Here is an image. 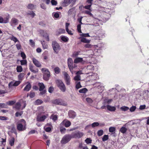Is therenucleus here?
Here are the masks:
<instances>
[{"label":"nucleus","mask_w":149,"mask_h":149,"mask_svg":"<svg viewBox=\"0 0 149 149\" xmlns=\"http://www.w3.org/2000/svg\"><path fill=\"white\" fill-rule=\"evenodd\" d=\"M104 44L102 43L95 45L93 47L95 48L94 51V55L96 56H100L101 53V50L104 46Z\"/></svg>","instance_id":"obj_1"},{"label":"nucleus","mask_w":149,"mask_h":149,"mask_svg":"<svg viewBox=\"0 0 149 149\" xmlns=\"http://www.w3.org/2000/svg\"><path fill=\"white\" fill-rule=\"evenodd\" d=\"M56 83L59 89L63 92H64L66 90L65 86L62 81L60 79L57 80Z\"/></svg>","instance_id":"obj_2"},{"label":"nucleus","mask_w":149,"mask_h":149,"mask_svg":"<svg viewBox=\"0 0 149 149\" xmlns=\"http://www.w3.org/2000/svg\"><path fill=\"white\" fill-rule=\"evenodd\" d=\"M71 134H67L62 138L60 142L62 144H65L68 142L72 138Z\"/></svg>","instance_id":"obj_3"},{"label":"nucleus","mask_w":149,"mask_h":149,"mask_svg":"<svg viewBox=\"0 0 149 149\" xmlns=\"http://www.w3.org/2000/svg\"><path fill=\"white\" fill-rule=\"evenodd\" d=\"M41 70L43 74L44 79L46 81H47L50 77V72L46 68H42Z\"/></svg>","instance_id":"obj_4"},{"label":"nucleus","mask_w":149,"mask_h":149,"mask_svg":"<svg viewBox=\"0 0 149 149\" xmlns=\"http://www.w3.org/2000/svg\"><path fill=\"white\" fill-rule=\"evenodd\" d=\"M87 74H88V77L91 81L95 80L99 78V76L96 73L91 72L87 73Z\"/></svg>","instance_id":"obj_5"},{"label":"nucleus","mask_w":149,"mask_h":149,"mask_svg":"<svg viewBox=\"0 0 149 149\" xmlns=\"http://www.w3.org/2000/svg\"><path fill=\"white\" fill-rule=\"evenodd\" d=\"M52 46L54 51L55 53H57L60 49L59 44L56 41H53L52 42Z\"/></svg>","instance_id":"obj_6"},{"label":"nucleus","mask_w":149,"mask_h":149,"mask_svg":"<svg viewBox=\"0 0 149 149\" xmlns=\"http://www.w3.org/2000/svg\"><path fill=\"white\" fill-rule=\"evenodd\" d=\"M72 138H79L83 135V133L79 131L73 132L71 134Z\"/></svg>","instance_id":"obj_7"},{"label":"nucleus","mask_w":149,"mask_h":149,"mask_svg":"<svg viewBox=\"0 0 149 149\" xmlns=\"http://www.w3.org/2000/svg\"><path fill=\"white\" fill-rule=\"evenodd\" d=\"M63 74L64 76V79L66 84L67 86L70 85V84L71 81L70 77L67 73L65 72H63Z\"/></svg>","instance_id":"obj_8"},{"label":"nucleus","mask_w":149,"mask_h":149,"mask_svg":"<svg viewBox=\"0 0 149 149\" xmlns=\"http://www.w3.org/2000/svg\"><path fill=\"white\" fill-rule=\"evenodd\" d=\"M22 104H24V106L22 108V109L24 108L26 105V101L22 100H21L19 102H18L16 104L15 108L17 109H19L21 106H22Z\"/></svg>","instance_id":"obj_9"},{"label":"nucleus","mask_w":149,"mask_h":149,"mask_svg":"<svg viewBox=\"0 0 149 149\" xmlns=\"http://www.w3.org/2000/svg\"><path fill=\"white\" fill-rule=\"evenodd\" d=\"M22 120L24 121V124L23 125L21 123H19L17 125V130L20 131H23L26 129V122L24 120Z\"/></svg>","instance_id":"obj_10"},{"label":"nucleus","mask_w":149,"mask_h":149,"mask_svg":"<svg viewBox=\"0 0 149 149\" xmlns=\"http://www.w3.org/2000/svg\"><path fill=\"white\" fill-rule=\"evenodd\" d=\"M53 103L55 104L63 106H66L67 105L66 103L63 102L62 100L60 99H58L54 100L53 101Z\"/></svg>","instance_id":"obj_11"},{"label":"nucleus","mask_w":149,"mask_h":149,"mask_svg":"<svg viewBox=\"0 0 149 149\" xmlns=\"http://www.w3.org/2000/svg\"><path fill=\"white\" fill-rule=\"evenodd\" d=\"M73 60L71 58H69L68 60V65L70 72L72 73L73 69Z\"/></svg>","instance_id":"obj_12"},{"label":"nucleus","mask_w":149,"mask_h":149,"mask_svg":"<svg viewBox=\"0 0 149 149\" xmlns=\"http://www.w3.org/2000/svg\"><path fill=\"white\" fill-rule=\"evenodd\" d=\"M19 23V20L15 17H13L11 19L10 22V24L11 26L14 27L15 25H17Z\"/></svg>","instance_id":"obj_13"},{"label":"nucleus","mask_w":149,"mask_h":149,"mask_svg":"<svg viewBox=\"0 0 149 149\" xmlns=\"http://www.w3.org/2000/svg\"><path fill=\"white\" fill-rule=\"evenodd\" d=\"M82 17H81L80 18H79L77 19V21L80 24H78L77 26V30L78 32L79 33H82L81 29V24H83L81 22L82 19Z\"/></svg>","instance_id":"obj_14"},{"label":"nucleus","mask_w":149,"mask_h":149,"mask_svg":"<svg viewBox=\"0 0 149 149\" xmlns=\"http://www.w3.org/2000/svg\"><path fill=\"white\" fill-rule=\"evenodd\" d=\"M98 35L101 39L105 36V33L104 31L102 29L99 30L98 32Z\"/></svg>","instance_id":"obj_15"},{"label":"nucleus","mask_w":149,"mask_h":149,"mask_svg":"<svg viewBox=\"0 0 149 149\" xmlns=\"http://www.w3.org/2000/svg\"><path fill=\"white\" fill-rule=\"evenodd\" d=\"M48 116V114H47L41 116H38L37 117V120L38 121H43L47 118Z\"/></svg>","instance_id":"obj_16"},{"label":"nucleus","mask_w":149,"mask_h":149,"mask_svg":"<svg viewBox=\"0 0 149 149\" xmlns=\"http://www.w3.org/2000/svg\"><path fill=\"white\" fill-rule=\"evenodd\" d=\"M40 33L42 36L45 38V39L47 41L49 40V36L46 31L43 30H40Z\"/></svg>","instance_id":"obj_17"},{"label":"nucleus","mask_w":149,"mask_h":149,"mask_svg":"<svg viewBox=\"0 0 149 149\" xmlns=\"http://www.w3.org/2000/svg\"><path fill=\"white\" fill-rule=\"evenodd\" d=\"M32 61L34 64L38 67H40L41 66V64L38 60L35 58H32Z\"/></svg>","instance_id":"obj_18"},{"label":"nucleus","mask_w":149,"mask_h":149,"mask_svg":"<svg viewBox=\"0 0 149 149\" xmlns=\"http://www.w3.org/2000/svg\"><path fill=\"white\" fill-rule=\"evenodd\" d=\"M61 125H64L66 127H68L71 125V123L68 120H64L61 123Z\"/></svg>","instance_id":"obj_19"},{"label":"nucleus","mask_w":149,"mask_h":149,"mask_svg":"<svg viewBox=\"0 0 149 149\" xmlns=\"http://www.w3.org/2000/svg\"><path fill=\"white\" fill-rule=\"evenodd\" d=\"M68 114L69 118H74L76 116L75 113L72 110L69 111Z\"/></svg>","instance_id":"obj_20"},{"label":"nucleus","mask_w":149,"mask_h":149,"mask_svg":"<svg viewBox=\"0 0 149 149\" xmlns=\"http://www.w3.org/2000/svg\"><path fill=\"white\" fill-rule=\"evenodd\" d=\"M31 88V84L29 83H28V84L26 85L24 89V91H28L30 90Z\"/></svg>","instance_id":"obj_21"},{"label":"nucleus","mask_w":149,"mask_h":149,"mask_svg":"<svg viewBox=\"0 0 149 149\" xmlns=\"http://www.w3.org/2000/svg\"><path fill=\"white\" fill-rule=\"evenodd\" d=\"M106 107L107 109L110 111H114L116 109L115 107L113 106L107 105Z\"/></svg>","instance_id":"obj_22"},{"label":"nucleus","mask_w":149,"mask_h":149,"mask_svg":"<svg viewBox=\"0 0 149 149\" xmlns=\"http://www.w3.org/2000/svg\"><path fill=\"white\" fill-rule=\"evenodd\" d=\"M38 85L39 87V90L40 91L43 90L45 87L44 84L42 83H39Z\"/></svg>","instance_id":"obj_23"},{"label":"nucleus","mask_w":149,"mask_h":149,"mask_svg":"<svg viewBox=\"0 0 149 149\" xmlns=\"http://www.w3.org/2000/svg\"><path fill=\"white\" fill-rule=\"evenodd\" d=\"M36 7V5H34L32 4H29L27 6V7L29 9L32 10L35 9Z\"/></svg>","instance_id":"obj_24"},{"label":"nucleus","mask_w":149,"mask_h":149,"mask_svg":"<svg viewBox=\"0 0 149 149\" xmlns=\"http://www.w3.org/2000/svg\"><path fill=\"white\" fill-rule=\"evenodd\" d=\"M83 59L81 58H76L74 61V62L75 63H79L82 62L83 61Z\"/></svg>","instance_id":"obj_25"},{"label":"nucleus","mask_w":149,"mask_h":149,"mask_svg":"<svg viewBox=\"0 0 149 149\" xmlns=\"http://www.w3.org/2000/svg\"><path fill=\"white\" fill-rule=\"evenodd\" d=\"M15 139L13 137H11L9 139V143L11 146H13L14 145Z\"/></svg>","instance_id":"obj_26"},{"label":"nucleus","mask_w":149,"mask_h":149,"mask_svg":"<svg viewBox=\"0 0 149 149\" xmlns=\"http://www.w3.org/2000/svg\"><path fill=\"white\" fill-rule=\"evenodd\" d=\"M81 38V42L84 43H89L90 42V40L87 39L85 38H83L81 37H80L79 39Z\"/></svg>","instance_id":"obj_27"},{"label":"nucleus","mask_w":149,"mask_h":149,"mask_svg":"<svg viewBox=\"0 0 149 149\" xmlns=\"http://www.w3.org/2000/svg\"><path fill=\"white\" fill-rule=\"evenodd\" d=\"M41 43L44 49H46L48 48V46L47 44L44 41H41Z\"/></svg>","instance_id":"obj_28"},{"label":"nucleus","mask_w":149,"mask_h":149,"mask_svg":"<svg viewBox=\"0 0 149 149\" xmlns=\"http://www.w3.org/2000/svg\"><path fill=\"white\" fill-rule=\"evenodd\" d=\"M17 71L18 72H21L23 70V68L21 65H18L16 68Z\"/></svg>","instance_id":"obj_29"},{"label":"nucleus","mask_w":149,"mask_h":149,"mask_svg":"<svg viewBox=\"0 0 149 149\" xmlns=\"http://www.w3.org/2000/svg\"><path fill=\"white\" fill-rule=\"evenodd\" d=\"M87 70H90L91 71L93 70L94 69V66L92 64H91L87 66Z\"/></svg>","instance_id":"obj_30"},{"label":"nucleus","mask_w":149,"mask_h":149,"mask_svg":"<svg viewBox=\"0 0 149 149\" xmlns=\"http://www.w3.org/2000/svg\"><path fill=\"white\" fill-rule=\"evenodd\" d=\"M88 91V90L86 88H84L80 89L79 91V93H86Z\"/></svg>","instance_id":"obj_31"},{"label":"nucleus","mask_w":149,"mask_h":149,"mask_svg":"<svg viewBox=\"0 0 149 149\" xmlns=\"http://www.w3.org/2000/svg\"><path fill=\"white\" fill-rule=\"evenodd\" d=\"M27 14L31 16L32 18H33L36 15L35 13L32 11H28L27 13Z\"/></svg>","instance_id":"obj_32"},{"label":"nucleus","mask_w":149,"mask_h":149,"mask_svg":"<svg viewBox=\"0 0 149 149\" xmlns=\"http://www.w3.org/2000/svg\"><path fill=\"white\" fill-rule=\"evenodd\" d=\"M24 75L25 74L24 73H20L18 76L19 79L20 80H22Z\"/></svg>","instance_id":"obj_33"},{"label":"nucleus","mask_w":149,"mask_h":149,"mask_svg":"<svg viewBox=\"0 0 149 149\" xmlns=\"http://www.w3.org/2000/svg\"><path fill=\"white\" fill-rule=\"evenodd\" d=\"M61 40L65 42H67L68 40V38L64 36H61Z\"/></svg>","instance_id":"obj_34"},{"label":"nucleus","mask_w":149,"mask_h":149,"mask_svg":"<svg viewBox=\"0 0 149 149\" xmlns=\"http://www.w3.org/2000/svg\"><path fill=\"white\" fill-rule=\"evenodd\" d=\"M54 70L55 73L58 74L60 72V69L58 67H57L55 68Z\"/></svg>","instance_id":"obj_35"},{"label":"nucleus","mask_w":149,"mask_h":149,"mask_svg":"<svg viewBox=\"0 0 149 149\" xmlns=\"http://www.w3.org/2000/svg\"><path fill=\"white\" fill-rule=\"evenodd\" d=\"M10 39L14 41L15 42H19V41L17 38L13 36H12L10 37Z\"/></svg>","instance_id":"obj_36"},{"label":"nucleus","mask_w":149,"mask_h":149,"mask_svg":"<svg viewBox=\"0 0 149 149\" xmlns=\"http://www.w3.org/2000/svg\"><path fill=\"white\" fill-rule=\"evenodd\" d=\"M29 69L32 72L34 73H36L38 71L37 69V70H34L33 66L32 65L29 66Z\"/></svg>","instance_id":"obj_37"},{"label":"nucleus","mask_w":149,"mask_h":149,"mask_svg":"<svg viewBox=\"0 0 149 149\" xmlns=\"http://www.w3.org/2000/svg\"><path fill=\"white\" fill-rule=\"evenodd\" d=\"M76 88L77 89H79L81 87V86L80 84V82L76 81Z\"/></svg>","instance_id":"obj_38"},{"label":"nucleus","mask_w":149,"mask_h":149,"mask_svg":"<svg viewBox=\"0 0 149 149\" xmlns=\"http://www.w3.org/2000/svg\"><path fill=\"white\" fill-rule=\"evenodd\" d=\"M127 130V129L125 127H123L121 128L120 131L121 133L124 134L126 132Z\"/></svg>","instance_id":"obj_39"},{"label":"nucleus","mask_w":149,"mask_h":149,"mask_svg":"<svg viewBox=\"0 0 149 149\" xmlns=\"http://www.w3.org/2000/svg\"><path fill=\"white\" fill-rule=\"evenodd\" d=\"M43 101L42 100L40 99H38L36 101L35 104L37 105H40L42 103Z\"/></svg>","instance_id":"obj_40"},{"label":"nucleus","mask_w":149,"mask_h":149,"mask_svg":"<svg viewBox=\"0 0 149 149\" xmlns=\"http://www.w3.org/2000/svg\"><path fill=\"white\" fill-rule=\"evenodd\" d=\"M21 64L22 65H25L27 64V61L26 60H23L20 61Z\"/></svg>","instance_id":"obj_41"},{"label":"nucleus","mask_w":149,"mask_h":149,"mask_svg":"<svg viewBox=\"0 0 149 149\" xmlns=\"http://www.w3.org/2000/svg\"><path fill=\"white\" fill-rule=\"evenodd\" d=\"M74 79L75 81H79L81 79V77L79 75L77 74L74 77Z\"/></svg>","instance_id":"obj_42"},{"label":"nucleus","mask_w":149,"mask_h":149,"mask_svg":"<svg viewBox=\"0 0 149 149\" xmlns=\"http://www.w3.org/2000/svg\"><path fill=\"white\" fill-rule=\"evenodd\" d=\"M8 50L7 49L4 50V52H3V53L2 54V56L4 57H6V56H8V55L7 54V52H8Z\"/></svg>","instance_id":"obj_43"},{"label":"nucleus","mask_w":149,"mask_h":149,"mask_svg":"<svg viewBox=\"0 0 149 149\" xmlns=\"http://www.w3.org/2000/svg\"><path fill=\"white\" fill-rule=\"evenodd\" d=\"M96 85H97L96 86L97 87L98 89L100 88L103 89L104 88L103 86L101 85V84L99 82L96 83Z\"/></svg>","instance_id":"obj_44"},{"label":"nucleus","mask_w":149,"mask_h":149,"mask_svg":"<svg viewBox=\"0 0 149 149\" xmlns=\"http://www.w3.org/2000/svg\"><path fill=\"white\" fill-rule=\"evenodd\" d=\"M108 139V135H105L103 136L102 138V140L103 141H105L107 140Z\"/></svg>","instance_id":"obj_45"},{"label":"nucleus","mask_w":149,"mask_h":149,"mask_svg":"<svg viewBox=\"0 0 149 149\" xmlns=\"http://www.w3.org/2000/svg\"><path fill=\"white\" fill-rule=\"evenodd\" d=\"M29 45L32 47H34L35 45V43L33 40H29Z\"/></svg>","instance_id":"obj_46"},{"label":"nucleus","mask_w":149,"mask_h":149,"mask_svg":"<svg viewBox=\"0 0 149 149\" xmlns=\"http://www.w3.org/2000/svg\"><path fill=\"white\" fill-rule=\"evenodd\" d=\"M120 109L123 111H126L129 109V108L127 107L123 106L120 108Z\"/></svg>","instance_id":"obj_47"},{"label":"nucleus","mask_w":149,"mask_h":149,"mask_svg":"<svg viewBox=\"0 0 149 149\" xmlns=\"http://www.w3.org/2000/svg\"><path fill=\"white\" fill-rule=\"evenodd\" d=\"M104 133L103 131L102 130H100L97 132V135L99 136H101Z\"/></svg>","instance_id":"obj_48"},{"label":"nucleus","mask_w":149,"mask_h":149,"mask_svg":"<svg viewBox=\"0 0 149 149\" xmlns=\"http://www.w3.org/2000/svg\"><path fill=\"white\" fill-rule=\"evenodd\" d=\"M99 125V124L98 122H94L91 125L92 127L93 128L95 127L98 126Z\"/></svg>","instance_id":"obj_49"},{"label":"nucleus","mask_w":149,"mask_h":149,"mask_svg":"<svg viewBox=\"0 0 149 149\" xmlns=\"http://www.w3.org/2000/svg\"><path fill=\"white\" fill-rule=\"evenodd\" d=\"M86 101L89 104H91L93 102V100L92 99L90 98L87 97L86 98Z\"/></svg>","instance_id":"obj_50"},{"label":"nucleus","mask_w":149,"mask_h":149,"mask_svg":"<svg viewBox=\"0 0 149 149\" xmlns=\"http://www.w3.org/2000/svg\"><path fill=\"white\" fill-rule=\"evenodd\" d=\"M51 118H52V119L54 121H56L57 118V116L56 115H52L51 116Z\"/></svg>","instance_id":"obj_51"},{"label":"nucleus","mask_w":149,"mask_h":149,"mask_svg":"<svg viewBox=\"0 0 149 149\" xmlns=\"http://www.w3.org/2000/svg\"><path fill=\"white\" fill-rule=\"evenodd\" d=\"M136 107L135 106H132L130 109V111L131 112H134L136 109Z\"/></svg>","instance_id":"obj_52"},{"label":"nucleus","mask_w":149,"mask_h":149,"mask_svg":"<svg viewBox=\"0 0 149 149\" xmlns=\"http://www.w3.org/2000/svg\"><path fill=\"white\" fill-rule=\"evenodd\" d=\"M115 130V128L114 127H110L109 128V132L113 133Z\"/></svg>","instance_id":"obj_53"},{"label":"nucleus","mask_w":149,"mask_h":149,"mask_svg":"<svg viewBox=\"0 0 149 149\" xmlns=\"http://www.w3.org/2000/svg\"><path fill=\"white\" fill-rule=\"evenodd\" d=\"M54 90V88L52 86H50L48 89V91L50 93H52Z\"/></svg>","instance_id":"obj_54"},{"label":"nucleus","mask_w":149,"mask_h":149,"mask_svg":"<svg viewBox=\"0 0 149 149\" xmlns=\"http://www.w3.org/2000/svg\"><path fill=\"white\" fill-rule=\"evenodd\" d=\"M91 10H85L84 11V12L85 13L87 14L88 15H90L91 16H93V15L91 13Z\"/></svg>","instance_id":"obj_55"},{"label":"nucleus","mask_w":149,"mask_h":149,"mask_svg":"<svg viewBox=\"0 0 149 149\" xmlns=\"http://www.w3.org/2000/svg\"><path fill=\"white\" fill-rule=\"evenodd\" d=\"M80 36L82 37H90V36L89 35V34L88 33H81L80 34Z\"/></svg>","instance_id":"obj_56"},{"label":"nucleus","mask_w":149,"mask_h":149,"mask_svg":"<svg viewBox=\"0 0 149 149\" xmlns=\"http://www.w3.org/2000/svg\"><path fill=\"white\" fill-rule=\"evenodd\" d=\"M15 102L13 101H11L6 102V104L9 105H12L14 104Z\"/></svg>","instance_id":"obj_57"},{"label":"nucleus","mask_w":149,"mask_h":149,"mask_svg":"<svg viewBox=\"0 0 149 149\" xmlns=\"http://www.w3.org/2000/svg\"><path fill=\"white\" fill-rule=\"evenodd\" d=\"M21 83L20 81H14V86H18Z\"/></svg>","instance_id":"obj_58"},{"label":"nucleus","mask_w":149,"mask_h":149,"mask_svg":"<svg viewBox=\"0 0 149 149\" xmlns=\"http://www.w3.org/2000/svg\"><path fill=\"white\" fill-rule=\"evenodd\" d=\"M85 141L87 144H89L91 143L92 140L88 138L85 140Z\"/></svg>","instance_id":"obj_59"},{"label":"nucleus","mask_w":149,"mask_h":149,"mask_svg":"<svg viewBox=\"0 0 149 149\" xmlns=\"http://www.w3.org/2000/svg\"><path fill=\"white\" fill-rule=\"evenodd\" d=\"M74 9L73 8H72L70 9L68 12V15H70L72 14V13L74 11Z\"/></svg>","instance_id":"obj_60"},{"label":"nucleus","mask_w":149,"mask_h":149,"mask_svg":"<svg viewBox=\"0 0 149 149\" xmlns=\"http://www.w3.org/2000/svg\"><path fill=\"white\" fill-rule=\"evenodd\" d=\"M40 6L41 8L44 10H45L47 8L46 6L44 3H42L41 4Z\"/></svg>","instance_id":"obj_61"},{"label":"nucleus","mask_w":149,"mask_h":149,"mask_svg":"<svg viewBox=\"0 0 149 149\" xmlns=\"http://www.w3.org/2000/svg\"><path fill=\"white\" fill-rule=\"evenodd\" d=\"M71 2V0H64L63 1V3L65 4H67L70 3Z\"/></svg>","instance_id":"obj_62"},{"label":"nucleus","mask_w":149,"mask_h":149,"mask_svg":"<svg viewBox=\"0 0 149 149\" xmlns=\"http://www.w3.org/2000/svg\"><path fill=\"white\" fill-rule=\"evenodd\" d=\"M21 56L22 58L23 59H25L26 58V56L25 53L23 52H22L21 53Z\"/></svg>","instance_id":"obj_63"},{"label":"nucleus","mask_w":149,"mask_h":149,"mask_svg":"<svg viewBox=\"0 0 149 149\" xmlns=\"http://www.w3.org/2000/svg\"><path fill=\"white\" fill-rule=\"evenodd\" d=\"M51 2L52 5H56L57 3V2L55 0H52Z\"/></svg>","instance_id":"obj_64"}]
</instances>
